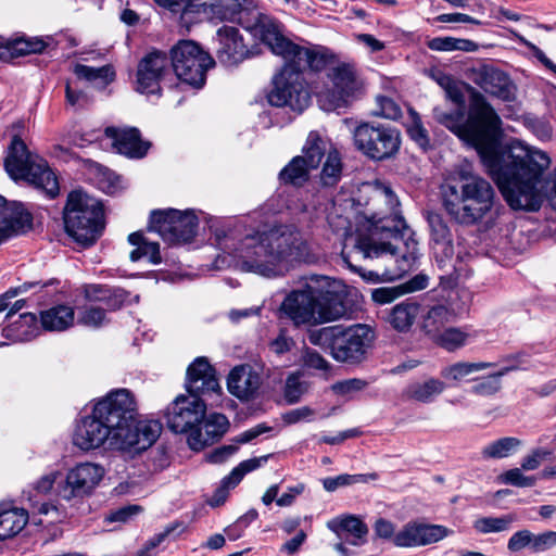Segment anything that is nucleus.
Wrapping results in <instances>:
<instances>
[{"mask_svg": "<svg viewBox=\"0 0 556 556\" xmlns=\"http://www.w3.org/2000/svg\"><path fill=\"white\" fill-rule=\"evenodd\" d=\"M261 384L260 371L249 364L236 366L227 379L228 391L241 401L254 399Z\"/></svg>", "mask_w": 556, "mask_h": 556, "instance_id": "23", "label": "nucleus"}, {"mask_svg": "<svg viewBox=\"0 0 556 556\" xmlns=\"http://www.w3.org/2000/svg\"><path fill=\"white\" fill-rule=\"evenodd\" d=\"M412 121L407 125V132L420 148L426 149L429 146V137L427 129L422 126L419 115L410 111Z\"/></svg>", "mask_w": 556, "mask_h": 556, "instance_id": "52", "label": "nucleus"}, {"mask_svg": "<svg viewBox=\"0 0 556 556\" xmlns=\"http://www.w3.org/2000/svg\"><path fill=\"white\" fill-rule=\"evenodd\" d=\"M104 473V468L98 464L80 463L70 469L65 480L58 484V495L67 502L88 496L98 486Z\"/></svg>", "mask_w": 556, "mask_h": 556, "instance_id": "16", "label": "nucleus"}, {"mask_svg": "<svg viewBox=\"0 0 556 556\" xmlns=\"http://www.w3.org/2000/svg\"><path fill=\"white\" fill-rule=\"evenodd\" d=\"M269 455H264L261 457H254L247 460L241 462L237 467H235L231 472L224 478L223 485L225 488H235L243 477L260 468L268 460Z\"/></svg>", "mask_w": 556, "mask_h": 556, "instance_id": "44", "label": "nucleus"}, {"mask_svg": "<svg viewBox=\"0 0 556 556\" xmlns=\"http://www.w3.org/2000/svg\"><path fill=\"white\" fill-rule=\"evenodd\" d=\"M168 71V59L165 52L154 50L148 53L138 64L137 91L159 93L160 83Z\"/></svg>", "mask_w": 556, "mask_h": 556, "instance_id": "19", "label": "nucleus"}, {"mask_svg": "<svg viewBox=\"0 0 556 556\" xmlns=\"http://www.w3.org/2000/svg\"><path fill=\"white\" fill-rule=\"evenodd\" d=\"M348 286L341 280L313 275L305 285L287 294L280 312L295 327L337 321L349 314Z\"/></svg>", "mask_w": 556, "mask_h": 556, "instance_id": "4", "label": "nucleus"}, {"mask_svg": "<svg viewBox=\"0 0 556 556\" xmlns=\"http://www.w3.org/2000/svg\"><path fill=\"white\" fill-rule=\"evenodd\" d=\"M502 478L505 483L519 488L533 486L536 483L535 477L525 476L519 468L507 470Z\"/></svg>", "mask_w": 556, "mask_h": 556, "instance_id": "57", "label": "nucleus"}, {"mask_svg": "<svg viewBox=\"0 0 556 556\" xmlns=\"http://www.w3.org/2000/svg\"><path fill=\"white\" fill-rule=\"evenodd\" d=\"M315 416V410L309 406H301L282 415V420L287 425H293L300 421H311Z\"/></svg>", "mask_w": 556, "mask_h": 556, "instance_id": "60", "label": "nucleus"}, {"mask_svg": "<svg viewBox=\"0 0 556 556\" xmlns=\"http://www.w3.org/2000/svg\"><path fill=\"white\" fill-rule=\"evenodd\" d=\"M452 533V530L441 525L409 521L396 532L393 544L405 548L419 547L437 543Z\"/></svg>", "mask_w": 556, "mask_h": 556, "instance_id": "18", "label": "nucleus"}, {"mask_svg": "<svg viewBox=\"0 0 556 556\" xmlns=\"http://www.w3.org/2000/svg\"><path fill=\"white\" fill-rule=\"evenodd\" d=\"M31 214L18 204L4 227L10 229V236L13 237L29 229L31 227Z\"/></svg>", "mask_w": 556, "mask_h": 556, "instance_id": "48", "label": "nucleus"}, {"mask_svg": "<svg viewBox=\"0 0 556 556\" xmlns=\"http://www.w3.org/2000/svg\"><path fill=\"white\" fill-rule=\"evenodd\" d=\"M271 428L266 426L265 424H258L255 427L238 434L233 442L236 444L223 445L220 447L212 451L207 456V460L213 464H218L225 462L231 455H233L238 451V444L249 443L258 435L270 431Z\"/></svg>", "mask_w": 556, "mask_h": 556, "instance_id": "30", "label": "nucleus"}, {"mask_svg": "<svg viewBox=\"0 0 556 556\" xmlns=\"http://www.w3.org/2000/svg\"><path fill=\"white\" fill-rule=\"evenodd\" d=\"M442 205L455 223L473 226L503 208L493 186L483 177L460 170L441 186Z\"/></svg>", "mask_w": 556, "mask_h": 556, "instance_id": "6", "label": "nucleus"}, {"mask_svg": "<svg viewBox=\"0 0 556 556\" xmlns=\"http://www.w3.org/2000/svg\"><path fill=\"white\" fill-rule=\"evenodd\" d=\"M198 225V217L192 210L168 208L152 212L149 228L157 232L164 241L175 244L192 240Z\"/></svg>", "mask_w": 556, "mask_h": 556, "instance_id": "15", "label": "nucleus"}, {"mask_svg": "<svg viewBox=\"0 0 556 556\" xmlns=\"http://www.w3.org/2000/svg\"><path fill=\"white\" fill-rule=\"evenodd\" d=\"M232 254L239 270L266 278L283 276L294 264L312 258L308 242L291 226L247 233Z\"/></svg>", "mask_w": 556, "mask_h": 556, "instance_id": "3", "label": "nucleus"}, {"mask_svg": "<svg viewBox=\"0 0 556 556\" xmlns=\"http://www.w3.org/2000/svg\"><path fill=\"white\" fill-rule=\"evenodd\" d=\"M371 201L374 204H384L386 208L374 211L365 217L366 233L359 231L355 237L351 236L348 239L342 250V258L352 271L366 280L376 281L379 277L377 273H365L353 261L358 257H378L384 253L395 255L399 252L401 256L396 258L397 271L394 276L400 277L416 265L419 256L418 242L399 214L400 202L390 186L377 184Z\"/></svg>", "mask_w": 556, "mask_h": 556, "instance_id": "2", "label": "nucleus"}, {"mask_svg": "<svg viewBox=\"0 0 556 556\" xmlns=\"http://www.w3.org/2000/svg\"><path fill=\"white\" fill-rule=\"evenodd\" d=\"M378 479V475L376 472L371 473H359V475H349L343 473L337 477H328L323 480V486L328 492H333L341 486L352 485L356 483H367L369 481H374Z\"/></svg>", "mask_w": 556, "mask_h": 556, "instance_id": "46", "label": "nucleus"}, {"mask_svg": "<svg viewBox=\"0 0 556 556\" xmlns=\"http://www.w3.org/2000/svg\"><path fill=\"white\" fill-rule=\"evenodd\" d=\"M526 547L532 552V532L527 529L515 532L507 542V548L511 553H517Z\"/></svg>", "mask_w": 556, "mask_h": 556, "instance_id": "56", "label": "nucleus"}, {"mask_svg": "<svg viewBox=\"0 0 556 556\" xmlns=\"http://www.w3.org/2000/svg\"><path fill=\"white\" fill-rule=\"evenodd\" d=\"M368 386L366 380L351 378L338 381L332 384V391L338 395H348L364 390Z\"/></svg>", "mask_w": 556, "mask_h": 556, "instance_id": "53", "label": "nucleus"}, {"mask_svg": "<svg viewBox=\"0 0 556 556\" xmlns=\"http://www.w3.org/2000/svg\"><path fill=\"white\" fill-rule=\"evenodd\" d=\"M493 363H486V362H477V363H470V362H458L452 365H448L444 368H442L440 375L442 378L451 381H460L467 376L485 370L488 368L493 367Z\"/></svg>", "mask_w": 556, "mask_h": 556, "instance_id": "38", "label": "nucleus"}, {"mask_svg": "<svg viewBox=\"0 0 556 556\" xmlns=\"http://www.w3.org/2000/svg\"><path fill=\"white\" fill-rule=\"evenodd\" d=\"M328 528L336 532L339 538H342L343 533H349L353 536L349 541L352 545H361L364 543V538L368 533L367 526L355 516H345L342 518H336L328 522Z\"/></svg>", "mask_w": 556, "mask_h": 556, "instance_id": "33", "label": "nucleus"}, {"mask_svg": "<svg viewBox=\"0 0 556 556\" xmlns=\"http://www.w3.org/2000/svg\"><path fill=\"white\" fill-rule=\"evenodd\" d=\"M404 294L402 287H381L372 290L371 299L377 304H387Z\"/></svg>", "mask_w": 556, "mask_h": 556, "instance_id": "59", "label": "nucleus"}, {"mask_svg": "<svg viewBox=\"0 0 556 556\" xmlns=\"http://www.w3.org/2000/svg\"><path fill=\"white\" fill-rule=\"evenodd\" d=\"M520 445L521 441L519 439L505 437L485 445L481 450V455L483 459L505 458L513 454Z\"/></svg>", "mask_w": 556, "mask_h": 556, "instance_id": "41", "label": "nucleus"}, {"mask_svg": "<svg viewBox=\"0 0 556 556\" xmlns=\"http://www.w3.org/2000/svg\"><path fill=\"white\" fill-rule=\"evenodd\" d=\"M377 103L379 109L375 114L389 119H397L402 115L401 108L397 103L388 97H378Z\"/></svg>", "mask_w": 556, "mask_h": 556, "instance_id": "55", "label": "nucleus"}, {"mask_svg": "<svg viewBox=\"0 0 556 556\" xmlns=\"http://www.w3.org/2000/svg\"><path fill=\"white\" fill-rule=\"evenodd\" d=\"M93 407L100 418L109 426L112 425L113 439L118 451L140 454L151 447L162 433L163 426L160 421L136 420L138 405L128 389L111 391Z\"/></svg>", "mask_w": 556, "mask_h": 556, "instance_id": "5", "label": "nucleus"}, {"mask_svg": "<svg viewBox=\"0 0 556 556\" xmlns=\"http://www.w3.org/2000/svg\"><path fill=\"white\" fill-rule=\"evenodd\" d=\"M78 321L88 327H100L105 321V312L100 307L85 308Z\"/></svg>", "mask_w": 556, "mask_h": 556, "instance_id": "61", "label": "nucleus"}, {"mask_svg": "<svg viewBox=\"0 0 556 556\" xmlns=\"http://www.w3.org/2000/svg\"><path fill=\"white\" fill-rule=\"evenodd\" d=\"M75 313L73 307L56 305L40 314V321L45 330L63 331L74 324Z\"/></svg>", "mask_w": 556, "mask_h": 556, "instance_id": "32", "label": "nucleus"}, {"mask_svg": "<svg viewBox=\"0 0 556 556\" xmlns=\"http://www.w3.org/2000/svg\"><path fill=\"white\" fill-rule=\"evenodd\" d=\"M427 220L430 228L432 249L437 257L451 258L454 254L452 232L443 216L439 213H428Z\"/></svg>", "mask_w": 556, "mask_h": 556, "instance_id": "27", "label": "nucleus"}, {"mask_svg": "<svg viewBox=\"0 0 556 556\" xmlns=\"http://www.w3.org/2000/svg\"><path fill=\"white\" fill-rule=\"evenodd\" d=\"M516 521L513 514L501 517H482L475 521L473 528L483 534L508 531Z\"/></svg>", "mask_w": 556, "mask_h": 556, "instance_id": "45", "label": "nucleus"}, {"mask_svg": "<svg viewBox=\"0 0 556 556\" xmlns=\"http://www.w3.org/2000/svg\"><path fill=\"white\" fill-rule=\"evenodd\" d=\"M420 314V303L413 299H406L390 309L388 323L397 332L406 333L412 329Z\"/></svg>", "mask_w": 556, "mask_h": 556, "instance_id": "29", "label": "nucleus"}, {"mask_svg": "<svg viewBox=\"0 0 556 556\" xmlns=\"http://www.w3.org/2000/svg\"><path fill=\"white\" fill-rule=\"evenodd\" d=\"M142 508L139 505H128L125 507H121L116 510L111 511L105 517V521L108 522H127L134 516L138 515Z\"/></svg>", "mask_w": 556, "mask_h": 556, "instance_id": "64", "label": "nucleus"}, {"mask_svg": "<svg viewBox=\"0 0 556 556\" xmlns=\"http://www.w3.org/2000/svg\"><path fill=\"white\" fill-rule=\"evenodd\" d=\"M327 142L317 131H311L307 136L306 143L303 147V160L314 169L318 167L323 156L326 153Z\"/></svg>", "mask_w": 556, "mask_h": 556, "instance_id": "42", "label": "nucleus"}, {"mask_svg": "<svg viewBox=\"0 0 556 556\" xmlns=\"http://www.w3.org/2000/svg\"><path fill=\"white\" fill-rule=\"evenodd\" d=\"M311 169L314 168L302 156H295L280 170L279 180L286 185L303 186L308 180Z\"/></svg>", "mask_w": 556, "mask_h": 556, "instance_id": "37", "label": "nucleus"}, {"mask_svg": "<svg viewBox=\"0 0 556 556\" xmlns=\"http://www.w3.org/2000/svg\"><path fill=\"white\" fill-rule=\"evenodd\" d=\"M240 11L239 0H187L181 17L197 14L207 20H235Z\"/></svg>", "mask_w": 556, "mask_h": 556, "instance_id": "22", "label": "nucleus"}, {"mask_svg": "<svg viewBox=\"0 0 556 556\" xmlns=\"http://www.w3.org/2000/svg\"><path fill=\"white\" fill-rule=\"evenodd\" d=\"M445 388L446 386L442 380L429 378L425 381L410 383L405 390V395L421 403H430L435 396L443 393Z\"/></svg>", "mask_w": 556, "mask_h": 556, "instance_id": "34", "label": "nucleus"}, {"mask_svg": "<svg viewBox=\"0 0 556 556\" xmlns=\"http://www.w3.org/2000/svg\"><path fill=\"white\" fill-rule=\"evenodd\" d=\"M112 425L100 418L94 407L89 415L79 419L76 425L73 442L83 451H90L101 447L105 442L117 450L114 443Z\"/></svg>", "mask_w": 556, "mask_h": 556, "instance_id": "17", "label": "nucleus"}, {"mask_svg": "<svg viewBox=\"0 0 556 556\" xmlns=\"http://www.w3.org/2000/svg\"><path fill=\"white\" fill-rule=\"evenodd\" d=\"M471 80L493 97L504 101L515 98V86L509 77L493 66L482 65L473 70Z\"/></svg>", "mask_w": 556, "mask_h": 556, "instance_id": "21", "label": "nucleus"}, {"mask_svg": "<svg viewBox=\"0 0 556 556\" xmlns=\"http://www.w3.org/2000/svg\"><path fill=\"white\" fill-rule=\"evenodd\" d=\"M216 56L226 66H235L254 53L244 43L243 36L233 26H223L216 33Z\"/></svg>", "mask_w": 556, "mask_h": 556, "instance_id": "20", "label": "nucleus"}, {"mask_svg": "<svg viewBox=\"0 0 556 556\" xmlns=\"http://www.w3.org/2000/svg\"><path fill=\"white\" fill-rule=\"evenodd\" d=\"M306 68L318 71L321 67L301 66L292 61H285L281 71L274 77V88L268 96V101L275 106H289L296 112L304 111L311 96L304 84L302 72Z\"/></svg>", "mask_w": 556, "mask_h": 556, "instance_id": "12", "label": "nucleus"}, {"mask_svg": "<svg viewBox=\"0 0 556 556\" xmlns=\"http://www.w3.org/2000/svg\"><path fill=\"white\" fill-rule=\"evenodd\" d=\"M105 136L112 140V146L128 157L140 159L146 155L150 143L141 140L137 128L106 127Z\"/></svg>", "mask_w": 556, "mask_h": 556, "instance_id": "25", "label": "nucleus"}, {"mask_svg": "<svg viewBox=\"0 0 556 556\" xmlns=\"http://www.w3.org/2000/svg\"><path fill=\"white\" fill-rule=\"evenodd\" d=\"M251 33L265 43L273 53L281 56L285 61L295 62L298 67H323L325 65L323 55L286 38L282 34V25L267 15L258 16L251 27Z\"/></svg>", "mask_w": 556, "mask_h": 556, "instance_id": "11", "label": "nucleus"}, {"mask_svg": "<svg viewBox=\"0 0 556 556\" xmlns=\"http://www.w3.org/2000/svg\"><path fill=\"white\" fill-rule=\"evenodd\" d=\"M65 98L68 105L81 109L90 103L88 94L79 89H75L71 83H66Z\"/></svg>", "mask_w": 556, "mask_h": 556, "instance_id": "63", "label": "nucleus"}, {"mask_svg": "<svg viewBox=\"0 0 556 556\" xmlns=\"http://www.w3.org/2000/svg\"><path fill=\"white\" fill-rule=\"evenodd\" d=\"M39 286H40L39 281H30V282H24L20 286H16V287H13V288H10L9 290H7L4 293H2L0 295V313L4 312L9 307L12 299L16 298L17 295L24 294L27 291H29L30 289L39 287Z\"/></svg>", "mask_w": 556, "mask_h": 556, "instance_id": "54", "label": "nucleus"}, {"mask_svg": "<svg viewBox=\"0 0 556 556\" xmlns=\"http://www.w3.org/2000/svg\"><path fill=\"white\" fill-rule=\"evenodd\" d=\"M420 328L431 340L437 337L447 324L454 321V309L445 304L428 306L420 314Z\"/></svg>", "mask_w": 556, "mask_h": 556, "instance_id": "28", "label": "nucleus"}, {"mask_svg": "<svg viewBox=\"0 0 556 556\" xmlns=\"http://www.w3.org/2000/svg\"><path fill=\"white\" fill-rule=\"evenodd\" d=\"M74 73L78 78L98 83L101 87L108 86L115 79V72L111 65L92 67L85 64H76Z\"/></svg>", "mask_w": 556, "mask_h": 556, "instance_id": "39", "label": "nucleus"}, {"mask_svg": "<svg viewBox=\"0 0 556 556\" xmlns=\"http://www.w3.org/2000/svg\"><path fill=\"white\" fill-rule=\"evenodd\" d=\"M556 546V531L532 533V553H542Z\"/></svg>", "mask_w": 556, "mask_h": 556, "instance_id": "58", "label": "nucleus"}, {"mask_svg": "<svg viewBox=\"0 0 556 556\" xmlns=\"http://www.w3.org/2000/svg\"><path fill=\"white\" fill-rule=\"evenodd\" d=\"M470 338V333L463 328H444L437 337L432 339L442 349L454 352L465 346Z\"/></svg>", "mask_w": 556, "mask_h": 556, "instance_id": "40", "label": "nucleus"}, {"mask_svg": "<svg viewBox=\"0 0 556 556\" xmlns=\"http://www.w3.org/2000/svg\"><path fill=\"white\" fill-rule=\"evenodd\" d=\"M28 522V514L23 508L0 511V538L2 541L20 533Z\"/></svg>", "mask_w": 556, "mask_h": 556, "instance_id": "35", "label": "nucleus"}, {"mask_svg": "<svg viewBox=\"0 0 556 556\" xmlns=\"http://www.w3.org/2000/svg\"><path fill=\"white\" fill-rule=\"evenodd\" d=\"M172 67L181 81L200 88L214 60L192 40H180L172 49Z\"/></svg>", "mask_w": 556, "mask_h": 556, "instance_id": "14", "label": "nucleus"}, {"mask_svg": "<svg viewBox=\"0 0 556 556\" xmlns=\"http://www.w3.org/2000/svg\"><path fill=\"white\" fill-rule=\"evenodd\" d=\"M26 39L8 40L0 37V60L8 61L10 59L30 54Z\"/></svg>", "mask_w": 556, "mask_h": 556, "instance_id": "50", "label": "nucleus"}, {"mask_svg": "<svg viewBox=\"0 0 556 556\" xmlns=\"http://www.w3.org/2000/svg\"><path fill=\"white\" fill-rule=\"evenodd\" d=\"M429 49L433 51H473L477 45L468 39L453 37H435L428 42Z\"/></svg>", "mask_w": 556, "mask_h": 556, "instance_id": "47", "label": "nucleus"}, {"mask_svg": "<svg viewBox=\"0 0 556 556\" xmlns=\"http://www.w3.org/2000/svg\"><path fill=\"white\" fill-rule=\"evenodd\" d=\"M331 80L334 108L346 104L349 99L355 97L362 88V83L354 68L346 64H341L332 70Z\"/></svg>", "mask_w": 556, "mask_h": 556, "instance_id": "26", "label": "nucleus"}, {"mask_svg": "<svg viewBox=\"0 0 556 556\" xmlns=\"http://www.w3.org/2000/svg\"><path fill=\"white\" fill-rule=\"evenodd\" d=\"M353 139L356 149L375 161L394 156L401 144L396 128L374 123L359 124L353 131Z\"/></svg>", "mask_w": 556, "mask_h": 556, "instance_id": "13", "label": "nucleus"}, {"mask_svg": "<svg viewBox=\"0 0 556 556\" xmlns=\"http://www.w3.org/2000/svg\"><path fill=\"white\" fill-rule=\"evenodd\" d=\"M306 389L305 382L301 380V375L298 372L291 374L286 379L283 390L285 400L288 404H295L301 400Z\"/></svg>", "mask_w": 556, "mask_h": 556, "instance_id": "49", "label": "nucleus"}, {"mask_svg": "<svg viewBox=\"0 0 556 556\" xmlns=\"http://www.w3.org/2000/svg\"><path fill=\"white\" fill-rule=\"evenodd\" d=\"M84 294L88 301L103 302L110 309L119 308L127 299V293L123 289L103 285H86Z\"/></svg>", "mask_w": 556, "mask_h": 556, "instance_id": "31", "label": "nucleus"}, {"mask_svg": "<svg viewBox=\"0 0 556 556\" xmlns=\"http://www.w3.org/2000/svg\"><path fill=\"white\" fill-rule=\"evenodd\" d=\"M4 167L12 179L26 180L49 198H55L59 194L60 188L55 174L42 157L30 153L25 142L18 137L12 139Z\"/></svg>", "mask_w": 556, "mask_h": 556, "instance_id": "9", "label": "nucleus"}, {"mask_svg": "<svg viewBox=\"0 0 556 556\" xmlns=\"http://www.w3.org/2000/svg\"><path fill=\"white\" fill-rule=\"evenodd\" d=\"M200 425V428L197 427L188 435V444L193 451H201L213 444L227 431L229 422L225 415L213 413L204 416Z\"/></svg>", "mask_w": 556, "mask_h": 556, "instance_id": "24", "label": "nucleus"}, {"mask_svg": "<svg viewBox=\"0 0 556 556\" xmlns=\"http://www.w3.org/2000/svg\"><path fill=\"white\" fill-rule=\"evenodd\" d=\"M342 176L341 156L337 150L327 153L326 162L320 173V181L325 187L336 186Z\"/></svg>", "mask_w": 556, "mask_h": 556, "instance_id": "43", "label": "nucleus"}, {"mask_svg": "<svg viewBox=\"0 0 556 556\" xmlns=\"http://www.w3.org/2000/svg\"><path fill=\"white\" fill-rule=\"evenodd\" d=\"M186 389L189 395H178L164 412L167 427L175 433L194 431L206 413L201 396L220 391L215 370L205 357H198L188 367Z\"/></svg>", "mask_w": 556, "mask_h": 556, "instance_id": "7", "label": "nucleus"}, {"mask_svg": "<svg viewBox=\"0 0 556 556\" xmlns=\"http://www.w3.org/2000/svg\"><path fill=\"white\" fill-rule=\"evenodd\" d=\"M307 339L311 344L328 352L336 362L358 365L368 358L376 334L365 324L336 325L309 330Z\"/></svg>", "mask_w": 556, "mask_h": 556, "instance_id": "8", "label": "nucleus"}, {"mask_svg": "<svg viewBox=\"0 0 556 556\" xmlns=\"http://www.w3.org/2000/svg\"><path fill=\"white\" fill-rule=\"evenodd\" d=\"M130 244L135 245L130 252V260L137 262L142 258H148L152 264H160L162 258L160 254V245L157 242L148 241L141 232H132L128 236Z\"/></svg>", "mask_w": 556, "mask_h": 556, "instance_id": "36", "label": "nucleus"}, {"mask_svg": "<svg viewBox=\"0 0 556 556\" xmlns=\"http://www.w3.org/2000/svg\"><path fill=\"white\" fill-rule=\"evenodd\" d=\"M63 219L68 236L83 245H91L104 228L103 206L96 199L75 190L67 197Z\"/></svg>", "mask_w": 556, "mask_h": 556, "instance_id": "10", "label": "nucleus"}, {"mask_svg": "<svg viewBox=\"0 0 556 556\" xmlns=\"http://www.w3.org/2000/svg\"><path fill=\"white\" fill-rule=\"evenodd\" d=\"M465 111L447 112L433 109V117L478 151L488 173L496 182L502 195L513 210L536 211L542 203L543 173L548 168V155L536 149H520L498 155L495 136L501 119L485 98L473 91L468 118Z\"/></svg>", "mask_w": 556, "mask_h": 556, "instance_id": "1", "label": "nucleus"}, {"mask_svg": "<svg viewBox=\"0 0 556 556\" xmlns=\"http://www.w3.org/2000/svg\"><path fill=\"white\" fill-rule=\"evenodd\" d=\"M552 452L546 448H535L529 455L523 457L521 463V469L523 470H535L540 467L541 463L549 458Z\"/></svg>", "mask_w": 556, "mask_h": 556, "instance_id": "62", "label": "nucleus"}, {"mask_svg": "<svg viewBox=\"0 0 556 556\" xmlns=\"http://www.w3.org/2000/svg\"><path fill=\"white\" fill-rule=\"evenodd\" d=\"M502 389L501 380L496 376H484L476 379L470 392L480 396H492Z\"/></svg>", "mask_w": 556, "mask_h": 556, "instance_id": "51", "label": "nucleus"}]
</instances>
